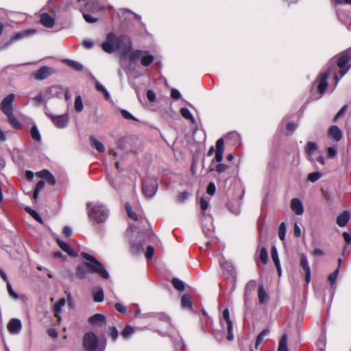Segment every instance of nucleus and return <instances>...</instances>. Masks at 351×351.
Returning <instances> with one entry per match:
<instances>
[{
	"mask_svg": "<svg viewBox=\"0 0 351 351\" xmlns=\"http://www.w3.org/2000/svg\"><path fill=\"white\" fill-rule=\"evenodd\" d=\"M258 297L260 304H265L269 300V296L263 285H259L258 289Z\"/></svg>",
	"mask_w": 351,
	"mask_h": 351,
	"instance_id": "nucleus-26",
	"label": "nucleus"
},
{
	"mask_svg": "<svg viewBox=\"0 0 351 351\" xmlns=\"http://www.w3.org/2000/svg\"><path fill=\"white\" fill-rule=\"evenodd\" d=\"M40 64V66H51V65H59L61 64H66L68 66H82L77 62L69 59H57L52 57H47L38 61L26 62L18 64L17 66H29L31 64Z\"/></svg>",
	"mask_w": 351,
	"mask_h": 351,
	"instance_id": "nucleus-4",
	"label": "nucleus"
},
{
	"mask_svg": "<svg viewBox=\"0 0 351 351\" xmlns=\"http://www.w3.org/2000/svg\"><path fill=\"white\" fill-rule=\"evenodd\" d=\"M271 256L274 264L278 265V263H280V260L278 258V251L275 245L271 247Z\"/></svg>",
	"mask_w": 351,
	"mask_h": 351,
	"instance_id": "nucleus-45",
	"label": "nucleus"
},
{
	"mask_svg": "<svg viewBox=\"0 0 351 351\" xmlns=\"http://www.w3.org/2000/svg\"><path fill=\"white\" fill-rule=\"evenodd\" d=\"M86 207L89 219L95 223H104L108 217V209L100 202H88Z\"/></svg>",
	"mask_w": 351,
	"mask_h": 351,
	"instance_id": "nucleus-3",
	"label": "nucleus"
},
{
	"mask_svg": "<svg viewBox=\"0 0 351 351\" xmlns=\"http://www.w3.org/2000/svg\"><path fill=\"white\" fill-rule=\"evenodd\" d=\"M158 190V182L155 179L149 180L143 183L142 191L147 197H152Z\"/></svg>",
	"mask_w": 351,
	"mask_h": 351,
	"instance_id": "nucleus-9",
	"label": "nucleus"
},
{
	"mask_svg": "<svg viewBox=\"0 0 351 351\" xmlns=\"http://www.w3.org/2000/svg\"><path fill=\"white\" fill-rule=\"evenodd\" d=\"M350 219V213L345 210L337 217V223L339 227H345Z\"/></svg>",
	"mask_w": 351,
	"mask_h": 351,
	"instance_id": "nucleus-21",
	"label": "nucleus"
},
{
	"mask_svg": "<svg viewBox=\"0 0 351 351\" xmlns=\"http://www.w3.org/2000/svg\"><path fill=\"white\" fill-rule=\"evenodd\" d=\"M215 190H216V188H215V186L214 183L213 182H210L208 184V186H207V189H206L207 193L209 194L210 195H213L215 194Z\"/></svg>",
	"mask_w": 351,
	"mask_h": 351,
	"instance_id": "nucleus-54",
	"label": "nucleus"
},
{
	"mask_svg": "<svg viewBox=\"0 0 351 351\" xmlns=\"http://www.w3.org/2000/svg\"><path fill=\"white\" fill-rule=\"evenodd\" d=\"M180 114L184 118L191 120L193 123L194 122L193 117L188 108H182L180 109Z\"/></svg>",
	"mask_w": 351,
	"mask_h": 351,
	"instance_id": "nucleus-41",
	"label": "nucleus"
},
{
	"mask_svg": "<svg viewBox=\"0 0 351 351\" xmlns=\"http://www.w3.org/2000/svg\"><path fill=\"white\" fill-rule=\"evenodd\" d=\"M278 351H289L287 347V336L283 335L280 339Z\"/></svg>",
	"mask_w": 351,
	"mask_h": 351,
	"instance_id": "nucleus-33",
	"label": "nucleus"
},
{
	"mask_svg": "<svg viewBox=\"0 0 351 351\" xmlns=\"http://www.w3.org/2000/svg\"><path fill=\"white\" fill-rule=\"evenodd\" d=\"M90 145L95 147L99 152H105L104 145L98 140H97L93 136L90 137Z\"/></svg>",
	"mask_w": 351,
	"mask_h": 351,
	"instance_id": "nucleus-30",
	"label": "nucleus"
},
{
	"mask_svg": "<svg viewBox=\"0 0 351 351\" xmlns=\"http://www.w3.org/2000/svg\"><path fill=\"white\" fill-rule=\"evenodd\" d=\"M101 48L108 53L117 51L122 57H125L132 49V43L131 38L126 35L117 36L114 33L110 32L106 40L101 43Z\"/></svg>",
	"mask_w": 351,
	"mask_h": 351,
	"instance_id": "nucleus-1",
	"label": "nucleus"
},
{
	"mask_svg": "<svg viewBox=\"0 0 351 351\" xmlns=\"http://www.w3.org/2000/svg\"><path fill=\"white\" fill-rule=\"evenodd\" d=\"M219 263L221 269L223 271V274H227L231 277L234 280H236V271L232 263L227 262L223 258L219 260Z\"/></svg>",
	"mask_w": 351,
	"mask_h": 351,
	"instance_id": "nucleus-12",
	"label": "nucleus"
},
{
	"mask_svg": "<svg viewBox=\"0 0 351 351\" xmlns=\"http://www.w3.org/2000/svg\"><path fill=\"white\" fill-rule=\"evenodd\" d=\"M347 109V106L346 105H344L339 110V112L336 114V115L335 116L334 119H333V121L335 122L337 121V120L341 117L343 114L344 112H346Z\"/></svg>",
	"mask_w": 351,
	"mask_h": 351,
	"instance_id": "nucleus-55",
	"label": "nucleus"
},
{
	"mask_svg": "<svg viewBox=\"0 0 351 351\" xmlns=\"http://www.w3.org/2000/svg\"><path fill=\"white\" fill-rule=\"evenodd\" d=\"M84 20L88 23H93L97 21V18L93 17L91 14L85 12L84 10H81Z\"/></svg>",
	"mask_w": 351,
	"mask_h": 351,
	"instance_id": "nucleus-44",
	"label": "nucleus"
},
{
	"mask_svg": "<svg viewBox=\"0 0 351 351\" xmlns=\"http://www.w3.org/2000/svg\"><path fill=\"white\" fill-rule=\"evenodd\" d=\"M322 176V173L319 171L311 173L308 175L307 180L311 182H315Z\"/></svg>",
	"mask_w": 351,
	"mask_h": 351,
	"instance_id": "nucleus-40",
	"label": "nucleus"
},
{
	"mask_svg": "<svg viewBox=\"0 0 351 351\" xmlns=\"http://www.w3.org/2000/svg\"><path fill=\"white\" fill-rule=\"evenodd\" d=\"M66 301L64 298L60 299L53 306L54 315L58 319L60 318L62 308L65 305Z\"/></svg>",
	"mask_w": 351,
	"mask_h": 351,
	"instance_id": "nucleus-24",
	"label": "nucleus"
},
{
	"mask_svg": "<svg viewBox=\"0 0 351 351\" xmlns=\"http://www.w3.org/2000/svg\"><path fill=\"white\" fill-rule=\"evenodd\" d=\"M256 282L255 280H250L245 285V293L247 295H250L252 292L255 290Z\"/></svg>",
	"mask_w": 351,
	"mask_h": 351,
	"instance_id": "nucleus-37",
	"label": "nucleus"
},
{
	"mask_svg": "<svg viewBox=\"0 0 351 351\" xmlns=\"http://www.w3.org/2000/svg\"><path fill=\"white\" fill-rule=\"evenodd\" d=\"M27 213H28L35 220H36L39 223H43V219L40 217V215L34 210L32 209L29 207H26L25 208Z\"/></svg>",
	"mask_w": 351,
	"mask_h": 351,
	"instance_id": "nucleus-39",
	"label": "nucleus"
},
{
	"mask_svg": "<svg viewBox=\"0 0 351 351\" xmlns=\"http://www.w3.org/2000/svg\"><path fill=\"white\" fill-rule=\"evenodd\" d=\"M131 252L134 254H138L141 253L143 250V243L141 241L136 243L132 241L130 243Z\"/></svg>",
	"mask_w": 351,
	"mask_h": 351,
	"instance_id": "nucleus-31",
	"label": "nucleus"
},
{
	"mask_svg": "<svg viewBox=\"0 0 351 351\" xmlns=\"http://www.w3.org/2000/svg\"><path fill=\"white\" fill-rule=\"evenodd\" d=\"M223 317L224 320L226 322L228 326H229V324L232 325V323L230 319V313H229V310L228 308H225L223 310Z\"/></svg>",
	"mask_w": 351,
	"mask_h": 351,
	"instance_id": "nucleus-53",
	"label": "nucleus"
},
{
	"mask_svg": "<svg viewBox=\"0 0 351 351\" xmlns=\"http://www.w3.org/2000/svg\"><path fill=\"white\" fill-rule=\"evenodd\" d=\"M328 72H324L319 74L315 81L312 84L311 91L312 96L314 95V91H317L319 94V97H315L316 99L320 98L326 92L328 87Z\"/></svg>",
	"mask_w": 351,
	"mask_h": 351,
	"instance_id": "nucleus-6",
	"label": "nucleus"
},
{
	"mask_svg": "<svg viewBox=\"0 0 351 351\" xmlns=\"http://www.w3.org/2000/svg\"><path fill=\"white\" fill-rule=\"evenodd\" d=\"M318 149L317 145L314 142H308L305 148V151L310 160L313 161L312 156L313 152Z\"/></svg>",
	"mask_w": 351,
	"mask_h": 351,
	"instance_id": "nucleus-27",
	"label": "nucleus"
},
{
	"mask_svg": "<svg viewBox=\"0 0 351 351\" xmlns=\"http://www.w3.org/2000/svg\"><path fill=\"white\" fill-rule=\"evenodd\" d=\"M224 151V141L222 138H219L216 142V152L215 160L220 162L223 159V154Z\"/></svg>",
	"mask_w": 351,
	"mask_h": 351,
	"instance_id": "nucleus-16",
	"label": "nucleus"
},
{
	"mask_svg": "<svg viewBox=\"0 0 351 351\" xmlns=\"http://www.w3.org/2000/svg\"><path fill=\"white\" fill-rule=\"evenodd\" d=\"M51 173L49 171H48L47 169H43V170L39 171L37 174H38V177L46 180L48 178V176L49 175H51Z\"/></svg>",
	"mask_w": 351,
	"mask_h": 351,
	"instance_id": "nucleus-57",
	"label": "nucleus"
},
{
	"mask_svg": "<svg viewBox=\"0 0 351 351\" xmlns=\"http://www.w3.org/2000/svg\"><path fill=\"white\" fill-rule=\"evenodd\" d=\"M269 329H264L256 337V344H255V347L256 348H258V346L261 343V342L263 341L264 337L265 336H267V335H269Z\"/></svg>",
	"mask_w": 351,
	"mask_h": 351,
	"instance_id": "nucleus-38",
	"label": "nucleus"
},
{
	"mask_svg": "<svg viewBox=\"0 0 351 351\" xmlns=\"http://www.w3.org/2000/svg\"><path fill=\"white\" fill-rule=\"evenodd\" d=\"M109 334L114 341H115L117 339L119 336V332L114 326L110 327L109 328Z\"/></svg>",
	"mask_w": 351,
	"mask_h": 351,
	"instance_id": "nucleus-51",
	"label": "nucleus"
},
{
	"mask_svg": "<svg viewBox=\"0 0 351 351\" xmlns=\"http://www.w3.org/2000/svg\"><path fill=\"white\" fill-rule=\"evenodd\" d=\"M228 168V165L220 163L216 166L215 170L217 172L221 173L224 172Z\"/></svg>",
	"mask_w": 351,
	"mask_h": 351,
	"instance_id": "nucleus-60",
	"label": "nucleus"
},
{
	"mask_svg": "<svg viewBox=\"0 0 351 351\" xmlns=\"http://www.w3.org/2000/svg\"><path fill=\"white\" fill-rule=\"evenodd\" d=\"M244 306L246 311H248L251 308V299L250 295L244 293Z\"/></svg>",
	"mask_w": 351,
	"mask_h": 351,
	"instance_id": "nucleus-52",
	"label": "nucleus"
},
{
	"mask_svg": "<svg viewBox=\"0 0 351 351\" xmlns=\"http://www.w3.org/2000/svg\"><path fill=\"white\" fill-rule=\"evenodd\" d=\"M172 285L173 286V287L177 289L178 291H183L184 290V282L180 280V279H178V278H173L172 279Z\"/></svg>",
	"mask_w": 351,
	"mask_h": 351,
	"instance_id": "nucleus-36",
	"label": "nucleus"
},
{
	"mask_svg": "<svg viewBox=\"0 0 351 351\" xmlns=\"http://www.w3.org/2000/svg\"><path fill=\"white\" fill-rule=\"evenodd\" d=\"M286 234V224L285 222H281L278 228V236L281 241H285Z\"/></svg>",
	"mask_w": 351,
	"mask_h": 351,
	"instance_id": "nucleus-42",
	"label": "nucleus"
},
{
	"mask_svg": "<svg viewBox=\"0 0 351 351\" xmlns=\"http://www.w3.org/2000/svg\"><path fill=\"white\" fill-rule=\"evenodd\" d=\"M328 136L335 141H339L342 138V132L337 125H332L328 130Z\"/></svg>",
	"mask_w": 351,
	"mask_h": 351,
	"instance_id": "nucleus-18",
	"label": "nucleus"
},
{
	"mask_svg": "<svg viewBox=\"0 0 351 351\" xmlns=\"http://www.w3.org/2000/svg\"><path fill=\"white\" fill-rule=\"evenodd\" d=\"M337 154V151L334 147H329L327 149V155L330 158H334Z\"/></svg>",
	"mask_w": 351,
	"mask_h": 351,
	"instance_id": "nucleus-62",
	"label": "nucleus"
},
{
	"mask_svg": "<svg viewBox=\"0 0 351 351\" xmlns=\"http://www.w3.org/2000/svg\"><path fill=\"white\" fill-rule=\"evenodd\" d=\"M7 328L10 333L13 335L19 334L22 328L21 322L16 318L11 319L8 324Z\"/></svg>",
	"mask_w": 351,
	"mask_h": 351,
	"instance_id": "nucleus-14",
	"label": "nucleus"
},
{
	"mask_svg": "<svg viewBox=\"0 0 351 351\" xmlns=\"http://www.w3.org/2000/svg\"><path fill=\"white\" fill-rule=\"evenodd\" d=\"M146 96H147V99L149 101L153 102L155 101L156 95H155V93L152 90H148L147 91Z\"/></svg>",
	"mask_w": 351,
	"mask_h": 351,
	"instance_id": "nucleus-61",
	"label": "nucleus"
},
{
	"mask_svg": "<svg viewBox=\"0 0 351 351\" xmlns=\"http://www.w3.org/2000/svg\"><path fill=\"white\" fill-rule=\"evenodd\" d=\"M300 265L305 273V282L308 284L311 281V269L307 257L304 254L300 255Z\"/></svg>",
	"mask_w": 351,
	"mask_h": 351,
	"instance_id": "nucleus-13",
	"label": "nucleus"
},
{
	"mask_svg": "<svg viewBox=\"0 0 351 351\" xmlns=\"http://www.w3.org/2000/svg\"><path fill=\"white\" fill-rule=\"evenodd\" d=\"M81 256L88 262H85L77 266L76 269V276L77 278L83 280L86 278L89 273L97 274L103 279L109 278V273L102 263L86 252H82Z\"/></svg>",
	"mask_w": 351,
	"mask_h": 351,
	"instance_id": "nucleus-2",
	"label": "nucleus"
},
{
	"mask_svg": "<svg viewBox=\"0 0 351 351\" xmlns=\"http://www.w3.org/2000/svg\"><path fill=\"white\" fill-rule=\"evenodd\" d=\"M88 322L92 325H106V319L104 315L97 313L88 318Z\"/></svg>",
	"mask_w": 351,
	"mask_h": 351,
	"instance_id": "nucleus-17",
	"label": "nucleus"
},
{
	"mask_svg": "<svg viewBox=\"0 0 351 351\" xmlns=\"http://www.w3.org/2000/svg\"><path fill=\"white\" fill-rule=\"evenodd\" d=\"M339 267H337L335 271L329 274L328 276V281L330 282V285L332 287L336 281L337 277L339 274Z\"/></svg>",
	"mask_w": 351,
	"mask_h": 351,
	"instance_id": "nucleus-48",
	"label": "nucleus"
},
{
	"mask_svg": "<svg viewBox=\"0 0 351 351\" xmlns=\"http://www.w3.org/2000/svg\"><path fill=\"white\" fill-rule=\"evenodd\" d=\"M199 205L201 209L203 210L202 214V223L203 226L202 230L206 236H209L212 234L214 230L212 217L205 213V210H206L208 208L209 203L204 198L202 197L199 200Z\"/></svg>",
	"mask_w": 351,
	"mask_h": 351,
	"instance_id": "nucleus-5",
	"label": "nucleus"
},
{
	"mask_svg": "<svg viewBox=\"0 0 351 351\" xmlns=\"http://www.w3.org/2000/svg\"><path fill=\"white\" fill-rule=\"evenodd\" d=\"M93 300L95 302H101L104 300V293L101 287H96L92 291Z\"/></svg>",
	"mask_w": 351,
	"mask_h": 351,
	"instance_id": "nucleus-20",
	"label": "nucleus"
},
{
	"mask_svg": "<svg viewBox=\"0 0 351 351\" xmlns=\"http://www.w3.org/2000/svg\"><path fill=\"white\" fill-rule=\"evenodd\" d=\"M8 121L9 123L14 128H19L21 126L20 121L17 119V118L14 115V112H9L8 114H5Z\"/></svg>",
	"mask_w": 351,
	"mask_h": 351,
	"instance_id": "nucleus-29",
	"label": "nucleus"
},
{
	"mask_svg": "<svg viewBox=\"0 0 351 351\" xmlns=\"http://www.w3.org/2000/svg\"><path fill=\"white\" fill-rule=\"evenodd\" d=\"M115 308L117 311L121 313H125L126 312L125 307L121 303H116Z\"/></svg>",
	"mask_w": 351,
	"mask_h": 351,
	"instance_id": "nucleus-64",
	"label": "nucleus"
},
{
	"mask_svg": "<svg viewBox=\"0 0 351 351\" xmlns=\"http://www.w3.org/2000/svg\"><path fill=\"white\" fill-rule=\"evenodd\" d=\"M144 51L141 50H135L133 51H130L128 56H130V59L131 63L135 64L138 62L139 59H142V56L143 55Z\"/></svg>",
	"mask_w": 351,
	"mask_h": 351,
	"instance_id": "nucleus-28",
	"label": "nucleus"
},
{
	"mask_svg": "<svg viewBox=\"0 0 351 351\" xmlns=\"http://www.w3.org/2000/svg\"><path fill=\"white\" fill-rule=\"evenodd\" d=\"M30 134H31L32 138L34 140H35L38 142H40L41 141V136L40 134L38 127L36 125H32L31 130H30Z\"/></svg>",
	"mask_w": 351,
	"mask_h": 351,
	"instance_id": "nucleus-35",
	"label": "nucleus"
},
{
	"mask_svg": "<svg viewBox=\"0 0 351 351\" xmlns=\"http://www.w3.org/2000/svg\"><path fill=\"white\" fill-rule=\"evenodd\" d=\"M40 23L46 27H53L55 23L54 19L47 13H43L40 16Z\"/></svg>",
	"mask_w": 351,
	"mask_h": 351,
	"instance_id": "nucleus-19",
	"label": "nucleus"
},
{
	"mask_svg": "<svg viewBox=\"0 0 351 351\" xmlns=\"http://www.w3.org/2000/svg\"><path fill=\"white\" fill-rule=\"evenodd\" d=\"M259 248V258L263 264L266 265L268 262V252L265 247H258Z\"/></svg>",
	"mask_w": 351,
	"mask_h": 351,
	"instance_id": "nucleus-34",
	"label": "nucleus"
},
{
	"mask_svg": "<svg viewBox=\"0 0 351 351\" xmlns=\"http://www.w3.org/2000/svg\"><path fill=\"white\" fill-rule=\"evenodd\" d=\"M47 335L52 338H57L58 333L55 328H49L47 331Z\"/></svg>",
	"mask_w": 351,
	"mask_h": 351,
	"instance_id": "nucleus-63",
	"label": "nucleus"
},
{
	"mask_svg": "<svg viewBox=\"0 0 351 351\" xmlns=\"http://www.w3.org/2000/svg\"><path fill=\"white\" fill-rule=\"evenodd\" d=\"M75 109L77 112L82 111L83 103L81 96L78 95L75 101Z\"/></svg>",
	"mask_w": 351,
	"mask_h": 351,
	"instance_id": "nucleus-47",
	"label": "nucleus"
},
{
	"mask_svg": "<svg viewBox=\"0 0 351 351\" xmlns=\"http://www.w3.org/2000/svg\"><path fill=\"white\" fill-rule=\"evenodd\" d=\"M171 97L174 99H179L181 97L180 91L176 88H172L171 90Z\"/></svg>",
	"mask_w": 351,
	"mask_h": 351,
	"instance_id": "nucleus-58",
	"label": "nucleus"
},
{
	"mask_svg": "<svg viewBox=\"0 0 351 351\" xmlns=\"http://www.w3.org/2000/svg\"><path fill=\"white\" fill-rule=\"evenodd\" d=\"M351 59V49L343 51V52L334 56L330 60L329 66H347V63Z\"/></svg>",
	"mask_w": 351,
	"mask_h": 351,
	"instance_id": "nucleus-8",
	"label": "nucleus"
},
{
	"mask_svg": "<svg viewBox=\"0 0 351 351\" xmlns=\"http://www.w3.org/2000/svg\"><path fill=\"white\" fill-rule=\"evenodd\" d=\"M56 241L62 250L66 252L71 256L75 257L77 256L76 253L73 251V250L68 243L62 241L59 239H57Z\"/></svg>",
	"mask_w": 351,
	"mask_h": 351,
	"instance_id": "nucleus-22",
	"label": "nucleus"
},
{
	"mask_svg": "<svg viewBox=\"0 0 351 351\" xmlns=\"http://www.w3.org/2000/svg\"><path fill=\"white\" fill-rule=\"evenodd\" d=\"M14 99L15 95L10 93L2 100L0 104V109L4 114L14 112L13 102Z\"/></svg>",
	"mask_w": 351,
	"mask_h": 351,
	"instance_id": "nucleus-10",
	"label": "nucleus"
},
{
	"mask_svg": "<svg viewBox=\"0 0 351 351\" xmlns=\"http://www.w3.org/2000/svg\"><path fill=\"white\" fill-rule=\"evenodd\" d=\"M154 60L155 58L153 55L150 54L147 51H144L141 62L142 66H149L154 62Z\"/></svg>",
	"mask_w": 351,
	"mask_h": 351,
	"instance_id": "nucleus-25",
	"label": "nucleus"
},
{
	"mask_svg": "<svg viewBox=\"0 0 351 351\" xmlns=\"http://www.w3.org/2000/svg\"><path fill=\"white\" fill-rule=\"evenodd\" d=\"M189 193L186 191H184V192L180 193L178 195V198L179 202H184L189 198Z\"/></svg>",
	"mask_w": 351,
	"mask_h": 351,
	"instance_id": "nucleus-59",
	"label": "nucleus"
},
{
	"mask_svg": "<svg viewBox=\"0 0 351 351\" xmlns=\"http://www.w3.org/2000/svg\"><path fill=\"white\" fill-rule=\"evenodd\" d=\"M154 255V247L151 245H148L147 247V250L145 252V257L147 259H152Z\"/></svg>",
	"mask_w": 351,
	"mask_h": 351,
	"instance_id": "nucleus-56",
	"label": "nucleus"
},
{
	"mask_svg": "<svg viewBox=\"0 0 351 351\" xmlns=\"http://www.w3.org/2000/svg\"><path fill=\"white\" fill-rule=\"evenodd\" d=\"M45 114L51 120L53 125L58 128H64L69 123V115L63 114L60 115H53L45 106Z\"/></svg>",
	"mask_w": 351,
	"mask_h": 351,
	"instance_id": "nucleus-7",
	"label": "nucleus"
},
{
	"mask_svg": "<svg viewBox=\"0 0 351 351\" xmlns=\"http://www.w3.org/2000/svg\"><path fill=\"white\" fill-rule=\"evenodd\" d=\"M227 138H230V139H232L234 141V145L239 144L240 143V141H241L240 135L237 132H230L227 135Z\"/></svg>",
	"mask_w": 351,
	"mask_h": 351,
	"instance_id": "nucleus-46",
	"label": "nucleus"
},
{
	"mask_svg": "<svg viewBox=\"0 0 351 351\" xmlns=\"http://www.w3.org/2000/svg\"><path fill=\"white\" fill-rule=\"evenodd\" d=\"M181 303H182V306L184 308H189V309L192 308L193 304H192L191 298L189 295L185 294V295H182V299H181Z\"/></svg>",
	"mask_w": 351,
	"mask_h": 351,
	"instance_id": "nucleus-32",
	"label": "nucleus"
},
{
	"mask_svg": "<svg viewBox=\"0 0 351 351\" xmlns=\"http://www.w3.org/2000/svg\"><path fill=\"white\" fill-rule=\"evenodd\" d=\"M121 115L123 117L128 120H134V121H138V119L134 117L130 112H128L126 110L122 109L121 110Z\"/></svg>",
	"mask_w": 351,
	"mask_h": 351,
	"instance_id": "nucleus-49",
	"label": "nucleus"
},
{
	"mask_svg": "<svg viewBox=\"0 0 351 351\" xmlns=\"http://www.w3.org/2000/svg\"><path fill=\"white\" fill-rule=\"evenodd\" d=\"M90 76L91 77V79L95 81V88L97 89V91L99 92H101L104 94V96L105 97V99L106 100L109 99H110V94L108 92V90H106V88L102 85L95 78V77L90 74Z\"/></svg>",
	"mask_w": 351,
	"mask_h": 351,
	"instance_id": "nucleus-23",
	"label": "nucleus"
},
{
	"mask_svg": "<svg viewBox=\"0 0 351 351\" xmlns=\"http://www.w3.org/2000/svg\"><path fill=\"white\" fill-rule=\"evenodd\" d=\"M341 69L339 71L340 77H339L337 75H335V84H337L341 77H342L344 75H346L350 67H339Z\"/></svg>",
	"mask_w": 351,
	"mask_h": 351,
	"instance_id": "nucleus-50",
	"label": "nucleus"
},
{
	"mask_svg": "<svg viewBox=\"0 0 351 351\" xmlns=\"http://www.w3.org/2000/svg\"><path fill=\"white\" fill-rule=\"evenodd\" d=\"M134 332V328L130 326H126L123 330L121 332V335L123 338L128 339L130 337Z\"/></svg>",
	"mask_w": 351,
	"mask_h": 351,
	"instance_id": "nucleus-43",
	"label": "nucleus"
},
{
	"mask_svg": "<svg viewBox=\"0 0 351 351\" xmlns=\"http://www.w3.org/2000/svg\"><path fill=\"white\" fill-rule=\"evenodd\" d=\"M56 71L53 67H40L36 71L32 73V76L36 80L41 81L53 75Z\"/></svg>",
	"mask_w": 351,
	"mask_h": 351,
	"instance_id": "nucleus-11",
	"label": "nucleus"
},
{
	"mask_svg": "<svg viewBox=\"0 0 351 351\" xmlns=\"http://www.w3.org/2000/svg\"><path fill=\"white\" fill-rule=\"evenodd\" d=\"M290 207L293 212L298 215H301L304 213V206L301 200L298 198H293L290 202Z\"/></svg>",
	"mask_w": 351,
	"mask_h": 351,
	"instance_id": "nucleus-15",
	"label": "nucleus"
}]
</instances>
